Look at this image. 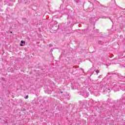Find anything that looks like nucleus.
<instances>
[{"instance_id": "f257e3e1", "label": "nucleus", "mask_w": 125, "mask_h": 125, "mask_svg": "<svg viewBox=\"0 0 125 125\" xmlns=\"http://www.w3.org/2000/svg\"><path fill=\"white\" fill-rule=\"evenodd\" d=\"M113 88V89H115V90H118L119 89V85L118 83L116 82H113L111 84V86L107 87V85L105 86V89H104V91H106V92H110V90Z\"/></svg>"}, {"instance_id": "f03ea898", "label": "nucleus", "mask_w": 125, "mask_h": 125, "mask_svg": "<svg viewBox=\"0 0 125 125\" xmlns=\"http://www.w3.org/2000/svg\"><path fill=\"white\" fill-rule=\"evenodd\" d=\"M120 86L123 90H125V83H121L120 85Z\"/></svg>"}, {"instance_id": "7ed1b4c3", "label": "nucleus", "mask_w": 125, "mask_h": 125, "mask_svg": "<svg viewBox=\"0 0 125 125\" xmlns=\"http://www.w3.org/2000/svg\"><path fill=\"white\" fill-rule=\"evenodd\" d=\"M122 100H125V95L122 97Z\"/></svg>"}, {"instance_id": "20e7f679", "label": "nucleus", "mask_w": 125, "mask_h": 125, "mask_svg": "<svg viewBox=\"0 0 125 125\" xmlns=\"http://www.w3.org/2000/svg\"><path fill=\"white\" fill-rule=\"evenodd\" d=\"M25 99H28L29 98V96H26V97H24Z\"/></svg>"}, {"instance_id": "39448f33", "label": "nucleus", "mask_w": 125, "mask_h": 125, "mask_svg": "<svg viewBox=\"0 0 125 125\" xmlns=\"http://www.w3.org/2000/svg\"><path fill=\"white\" fill-rule=\"evenodd\" d=\"M54 24V25H57V24H58V22H57V21H55Z\"/></svg>"}, {"instance_id": "423d86ee", "label": "nucleus", "mask_w": 125, "mask_h": 125, "mask_svg": "<svg viewBox=\"0 0 125 125\" xmlns=\"http://www.w3.org/2000/svg\"><path fill=\"white\" fill-rule=\"evenodd\" d=\"M21 43L22 44L25 43V41H21Z\"/></svg>"}, {"instance_id": "0eeeda50", "label": "nucleus", "mask_w": 125, "mask_h": 125, "mask_svg": "<svg viewBox=\"0 0 125 125\" xmlns=\"http://www.w3.org/2000/svg\"><path fill=\"white\" fill-rule=\"evenodd\" d=\"M76 2H80V0H75Z\"/></svg>"}, {"instance_id": "6e6552de", "label": "nucleus", "mask_w": 125, "mask_h": 125, "mask_svg": "<svg viewBox=\"0 0 125 125\" xmlns=\"http://www.w3.org/2000/svg\"><path fill=\"white\" fill-rule=\"evenodd\" d=\"M96 74H98L99 73V70H97L96 71Z\"/></svg>"}, {"instance_id": "1a4fd4ad", "label": "nucleus", "mask_w": 125, "mask_h": 125, "mask_svg": "<svg viewBox=\"0 0 125 125\" xmlns=\"http://www.w3.org/2000/svg\"><path fill=\"white\" fill-rule=\"evenodd\" d=\"M20 46H23V44H20Z\"/></svg>"}, {"instance_id": "9d476101", "label": "nucleus", "mask_w": 125, "mask_h": 125, "mask_svg": "<svg viewBox=\"0 0 125 125\" xmlns=\"http://www.w3.org/2000/svg\"><path fill=\"white\" fill-rule=\"evenodd\" d=\"M109 75H110V73H107V76H109Z\"/></svg>"}, {"instance_id": "9b49d317", "label": "nucleus", "mask_w": 125, "mask_h": 125, "mask_svg": "<svg viewBox=\"0 0 125 125\" xmlns=\"http://www.w3.org/2000/svg\"><path fill=\"white\" fill-rule=\"evenodd\" d=\"M101 42L102 43V42Z\"/></svg>"}, {"instance_id": "f8f14e48", "label": "nucleus", "mask_w": 125, "mask_h": 125, "mask_svg": "<svg viewBox=\"0 0 125 125\" xmlns=\"http://www.w3.org/2000/svg\"><path fill=\"white\" fill-rule=\"evenodd\" d=\"M89 89H90V88H89V89H88V90H89Z\"/></svg>"}]
</instances>
